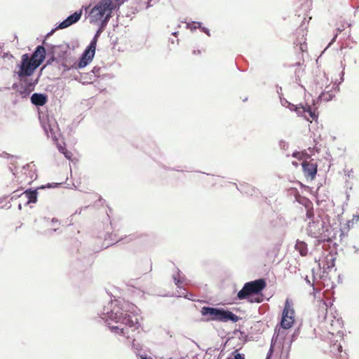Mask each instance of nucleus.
<instances>
[{"mask_svg":"<svg viewBox=\"0 0 359 359\" xmlns=\"http://www.w3.org/2000/svg\"><path fill=\"white\" fill-rule=\"evenodd\" d=\"M46 53L45 48L43 46H38L31 56L27 53L23 54L20 64L17 66L15 73L18 75L19 81L25 83L26 90L29 91L34 90L37 80L29 81L28 77L31 76L44 61Z\"/></svg>","mask_w":359,"mask_h":359,"instance_id":"obj_1","label":"nucleus"},{"mask_svg":"<svg viewBox=\"0 0 359 359\" xmlns=\"http://www.w3.org/2000/svg\"><path fill=\"white\" fill-rule=\"evenodd\" d=\"M108 318L118 323V325H109L111 332L125 337L126 339H132L135 332L139 333L141 327L138 316L133 313H128L122 308H114L109 313Z\"/></svg>","mask_w":359,"mask_h":359,"instance_id":"obj_2","label":"nucleus"},{"mask_svg":"<svg viewBox=\"0 0 359 359\" xmlns=\"http://www.w3.org/2000/svg\"><path fill=\"white\" fill-rule=\"evenodd\" d=\"M116 8L111 0H102L97 4L90 11L88 15L90 23L102 22V25L108 22L113 10Z\"/></svg>","mask_w":359,"mask_h":359,"instance_id":"obj_3","label":"nucleus"},{"mask_svg":"<svg viewBox=\"0 0 359 359\" xmlns=\"http://www.w3.org/2000/svg\"><path fill=\"white\" fill-rule=\"evenodd\" d=\"M203 316L207 317V320H217L222 322H237L239 320L238 316L231 311H226L223 309L203 306L201 311Z\"/></svg>","mask_w":359,"mask_h":359,"instance_id":"obj_4","label":"nucleus"},{"mask_svg":"<svg viewBox=\"0 0 359 359\" xmlns=\"http://www.w3.org/2000/svg\"><path fill=\"white\" fill-rule=\"evenodd\" d=\"M266 286L264 279H258L254 281L246 283L243 287L238 292L237 297L239 299H245L250 295L257 294L261 292Z\"/></svg>","mask_w":359,"mask_h":359,"instance_id":"obj_5","label":"nucleus"},{"mask_svg":"<svg viewBox=\"0 0 359 359\" xmlns=\"http://www.w3.org/2000/svg\"><path fill=\"white\" fill-rule=\"evenodd\" d=\"M294 323V311L292 309L290 301L287 299L285 302L284 309L282 313V318L280 323L281 328L284 330L290 329Z\"/></svg>","mask_w":359,"mask_h":359,"instance_id":"obj_6","label":"nucleus"},{"mask_svg":"<svg viewBox=\"0 0 359 359\" xmlns=\"http://www.w3.org/2000/svg\"><path fill=\"white\" fill-rule=\"evenodd\" d=\"M302 165L304 176L306 178H309L313 180L316 177L317 173L318 165L316 163L311 159L310 161H303Z\"/></svg>","mask_w":359,"mask_h":359,"instance_id":"obj_7","label":"nucleus"},{"mask_svg":"<svg viewBox=\"0 0 359 359\" xmlns=\"http://www.w3.org/2000/svg\"><path fill=\"white\" fill-rule=\"evenodd\" d=\"M100 32H101L100 30H98L94 38L90 41V45L85 50V51L83 52V53L82 55L83 57H86L90 62H91L94 57L95 49H96V45H97V39H98V36H99Z\"/></svg>","mask_w":359,"mask_h":359,"instance_id":"obj_8","label":"nucleus"},{"mask_svg":"<svg viewBox=\"0 0 359 359\" xmlns=\"http://www.w3.org/2000/svg\"><path fill=\"white\" fill-rule=\"evenodd\" d=\"M297 111L298 113H304V117L310 122L316 121L318 117V114L315 110H313L309 105L298 107L297 108Z\"/></svg>","mask_w":359,"mask_h":359,"instance_id":"obj_9","label":"nucleus"},{"mask_svg":"<svg viewBox=\"0 0 359 359\" xmlns=\"http://www.w3.org/2000/svg\"><path fill=\"white\" fill-rule=\"evenodd\" d=\"M81 16V11L80 12H75L70 16H69L66 20L62 21L60 25L59 28L64 29L66 27H68L69 26L72 25V24L76 22L79 20Z\"/></svg>","mask_w":359,"mask_h":359,"instance_id":"obj_10","label":"nucleus"},{"mask_svg":"<svg viewBox=\"0 0 359 359\" xmlns=\"http://www.w3.org/2000/svg\"><path fill=\"white\" fill-rule=\"evenodd\" d=\"M37 191L27 189L24 191L20 196H24L27 199L26 204L35 203L37 201Z\"/></svg>","mask_w":359,"mask_h":359,"instance_id":"obj_11","label":"nucleus"},{"mask_svg":"<svg viewBox=\"0 0 359 359\" xmlns=\"http://www.w3.org/2000/svg\"><path fill=\"white\" fill-rule=\"evenodd\" d=\"M31 101L36 106H43L47 102V97L43 94L34 93L31 97Z\"/></svg>","mask_w":359,"mask_h":359,"instance_id":"obj_12","label":"nucleus"},{"mask_svg":"<svg viewBox=\"0 0 359 359\" xmlns=\"http://www.w3.org/2000/svg\"><path fill=\"white\" fill-rule=\"evenodd\" d=\"M308 233L313 237L316 238L320 233V229L318 227V224L315 222H309L307 227Z\"/></svg>","mask_w":359,"mask_h":359,"instance_id":"obj_13","label":"nucleus"},{"mask_svg":"<svg viewBox=\"0 0 359 359\" xmlns=\"http://www.w3.org/2000/svg\"><path fill=\"white\" fill-rule=\"evenodd\" d=\"M295 249L299 252L302 256H306L307 255V245L303 241H297L295 245Z\"/></svg>","mask_w":359,"mask_h":359,"instance_id":"obj_14","label":"nucleus"},{"mask_svg":"<svg viewBox=\"0 0 359 359\" xmlns=\"http://www.w3.org/2000/svg\"><path fill=\"white\" fill-rule=\"evenodd\" d=\"M58 149L59 151L62 153L67 158V159H71L72 158V154L71 151H69L65 147H62V146H58Z\"/></svg>","mask_w":359,"mask_h":359,"instance_id":"obj_15","label":"nucleus"},{"mask_svg":"<svg viewBox=\"0 0 359 359\" xmlns=\"http://www.w3.org/2000/svg\"><path fill=\"white\" fill-rule=\"evenodd\" d=\"M90 62L88 61V60H87L86 57L81 56L78 65H77V67L78 68H82V67H86L88 63H90Z\"/></svg>","mask_w":359,"mask_h":359,"instance_id":"obj_16","label":"nucleus"},{"mask_svg":"<svg viewBox=\"0 0 359 359\" xmlns=\"http://www.w3.org/2000/svg\"><path fill=\"white\" fill-rule=\"evenodd\" d=\"M313 216H314L313 209L312 208H308L307 211H306V217L309 219H311V218H313Z\"/></svg>","mask_w":359,"mask_h":359,"instance_id":"obj_17","label":"nucleus"},{"mask_svg":"<svg viewBox=\"0 0 359 359\" xmlns=\"http://www.w3.org/2000/svg\"><path fill=\"white\" fill-rule=\"evenodd\" d=\"M229 359H245L244 356L238 353L237 351L234 352L233 357Z\"/></svg>","mask_w":359,"mask_h":359,"instance_id":"obj_18","label":"nucleus"},{"mask_svg":"<svg viewBox=\"0 0 359 359\" xmlns=\"http://www.w3.org/2000/svg\"><path fill=\"white\" fill-rule=\"evenodd\" d=\"M319 309H321L323 312L327 311V304L323 302L322 306H320Z\"/></svg>","mask_w":359,"mask_h":359,"instance_id":"obj_19","label":"nucleus"},{"mask_svg":"<svg viewBox=\"0 0 359 359\" xmlns=\"http://www.w3.org/2000/svg\"><path fill=\"white\" fill-rule=\"evenodd\" d=\"M306 47V43H301L300 45V50L303 52L304 50V48Z\"/></svg>","mask_w":359,"mask_h":359,"instance_id":"obj_20","label":"nucleus"},{"mask_svg":"<svg viewBox=\"0 0 359 359\" xmlns=\"http://www.w3.org/2000/svg\"><path fill=\"white\" fill-rule=\"evenodd\" d=\"M262 301V299L259 298V297L255 299V300H252V299L250 300L251 302H258V303L261 302Z\"/></svg>","mask_w":359,"mask_h":359,"instance_id":"obj_21","label":"nucleus"},{"mask_svg":"<svg viewBox=\"0 0 359 359\" xmlns=\"http://www.w3.org/2000/svg\"><path fill=\"white\" fill-rule=\"evenodd\" d=\"M201 53H202V50H193V54H194V55L195 54H201Z\"/></svg>","mask_w":359,"mask_h":359,"instance_id":"obj_22","label":"nucleus"},{"mask_svg":"<svg viewBox=\"0 0 359 359\" xmlns=\"http://www.w3.org/2000/svg\"><path fill=\"white\" fill-rule=\"evenodd\" d=\"M174 280H175V284L177 285V286H180V280L177 279L176 278H174Z\"/></svg>","mask_w":359,"mask_h":359,"instance_id":"obj_23","label":"nucleus"},{"mask_svg":"<svg viewBox=\"0 0 359 359\" xmlns=\"http://www.w3.org/2000/svg\"><path fill=\"white\" fill-rule=\"evenodd\" d=\"M62 66L64 67L65 70L69 69V67H67L66 65L62 64Z\"/></svg>","mask_w":359,"mask_h":359,"instance_id":"obj_24","label":"nucleus"},{"mask_svg":"<svg viewBox=\"0 0 359 359\" xmlns=\"http://www.w3.org/2000/svg\"><path fill=\"white\" fill-rule=\"evenodd\" d=\"M141 359H148V358L145 356H141Z\"/></svg>","mask_w":359,"mask_h":359,"instance_id":"obj_25","label":"nucleus"},{"mask_svg":"<svg viewBox=\"0 0 359 359\" xmlns=\"http://www.w3.org/2000/svg\"><path fill=\"white\" fill-rule=\"evenodd\" d=\"M173 34H174L175 36H176V35H177V32H174V33H173Z\"/></svg>","mask_w":359,"mask_h":359,"instance_id":"obj_26","label":"nucleus"}]
</instances>
